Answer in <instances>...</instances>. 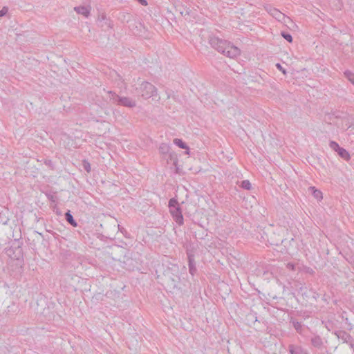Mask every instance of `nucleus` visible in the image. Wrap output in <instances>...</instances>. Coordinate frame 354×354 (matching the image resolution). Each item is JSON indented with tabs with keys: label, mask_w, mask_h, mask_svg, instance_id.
Here are the masks:
<instances>
[{
	"label": "nucleus",
	"mask_w": 354,
	"mask_h": 354,
	"mask_svg": "<svg viewBox=\"0 0 354 354\" xmlns=\"http://www.w3.org/2000/svg\"><path fill=\"white\" fill-rule=\"evenodd\" d=\"M313 191V196L317 200H321L322 198V194L320 191L315 189L314 187L312 188Z\"/></svg>",
	"instance_id": "1a4fd4ad"
},
{
	"label": "nucleus",
	"mask_w": 354,
	"mask_h": 354,
	"mask_svg": "<svg viewBox=\"0 0 354 354\" xmlns=\"http://www.w3.org/2000/svg\"><path fill=\"white\" fill-rule=\"evenodd\" d=\"M169 206L170 210H171V209L176 210V207H179L178 201L174 198H172L169 201Z\"/></svg>",
	"instance_id": "423d86ee"
},
{
	"label": "nucleus",
	"mask_w": 354,
	"mask_h": 354,
	"mask_svg": "<svg viewBox=\"0 0 354 354\" xmlns=\"http://www.w3.org/2000/svg\"><path fill=\"white\" fill-rule=\"evenodd\" d=\"M78 12H80L85 16H87L89 14V10L86 8H79Z\"/></svg>",
	"instance_id": "9b49d317"
},
{
	"label": "nucleus",
	"mask_w": 354,
	"mask_h": 354,
	"mask_svg": "<svg viewBox=\"0 0 354 354\" xmlns=\"http://www.w3.org/2000/svg\"><path fill=\"white\" fill-rule=\"evenodd\" d=\"M346 76L350 82L354 84V74L351 73H346Z\"/></svg>",
	"instance_id": "f8f14e48"
},
{
	"label": "nucleus",
	"mask_w": 354,
	"mask_h": 354,
	"mask_svg": "<svg viewBox=\"0 0 354 354\" xmlns=\"http://www.w3.org/2000/svg\"><path fill=\"white\" fill-rule=\"evenodd\" d=\"M272 15H274V17H277L281 15V13L279 11L274 9V10H273V12H272Z\"/></svg>",
	"instance_id": "4468645a"
},
{
	"label": "nucleus",
	"mask_w": 354,
	"mask_h": 354,
	"mask_svg": "<svg viewBox=\"0 0 354 354\" xmlns=\"http://www.w3.org/2000/svg\"><path fill=\"white\" fill-rule=\"evenodd\" d=\"M170 212L173 215L174 219L178 224L182 225L183 223V217L181 212L179 209V207H176V210H170Z\"/></svg>",
	"instance_id": "f03ea898"
},
{
	"label": "nucleus",
	"mask_w": 354,
	"mask_h": 354,
	"mask_svg": "<svg viewBox=\"0 0 354 354\" xmlns=\"http://www.w3.org/2000/svg\"><path fill=\"white\" fill-rule=\"evenodd\" d=\"M66 216L68 223H70L74 227L77 226L76 222L74 221L72 215L69 212L66 214Z\"/></svg>",
	"instance_id": "0eeeda50"
},
{
	"label": "nucleus",
	"mask_w": 354,
	"mask_h": 354,
	"mask_svg": "<svg viewBox=\"0 0 354 354\" xmlns=\"http://www.w3.org/2000/svg\"><path fill=\"white\" fill-rule=\"evenodd\" d=\"M7 12V10L6 9H3L2 10L0 11V16H3Z\"/></svg>",
	"instance_id": "dca6fc26"
},
{
	"label": "nucleus",
	"mask_w": 354,
	"mask_h": 354,
	"mask_svg": "<svg viewBox=\"0 0 354 354\" xmlns=\"http://www.w3.org/2000/svg\"><path fill=\"white\" fill-rule=\"evenodd\" d=\"M241 186L245 189H250L251 188V184L248 180H243Z\"/></svg>",
	"instance_id": "9d476101"
},
{
	"label": "nucleus",
	"mask_w": 354,
	"mask_h": 354,
	"mask_svg": "<svg viewBox=\"0 0 354 354\" xmlns=\"http://www.w3.org/2000/svg\"><path fill=\"white\" fill-rule=\"evenodd\" d=\"M174 142L178 145L179 147L182 148V149H187V146L183 142L182 140L180 139H175L174 140Z\"/></svg>",
	"instance_id": "6e6552de"
},
{
	"label": "nucleus",
	"mask_w": 354,
	"mask_h": 354,
	"mask_svg": "<svg viewBox=\"0 0 354 354\" xmlns=\"http://www.w3.org/2000/svg\"><path fill=\"white\" fill-rule=\"evenodd\" d=\"M120 102L121 104L127 106H133L135 104V103L127 97L120 99Z\"/></svg>",
	"instance_id": "39448f33"
},
{
	"label": "nucleus",
	"mask_w": 354,
	"mask_h": 354,
	"mask_svg": "<svg viewBox=\"0 0 354 354\" xmlns=\"http://www.w3.org/2000/svg\"><path fill=\"white\" fill-rule=\"evenodd\" d=\"M143 90L145 91V93H143L142 95L145 97H149L156 92L154 86L149 83H146L143 85Z\"/></svg>",
	"instance_id": "7ed1b4c3"
},
{
	"label": "nucleus",
	"mask_w": 354,
	"mask_h": 354,
	"mask_svg": "<svg viewBox=\"0 0 354 354\" xmlns=\"http://www.w3.org/2000/svg\"><path fill=\"white\" fill-rule=\"evenodd\" d=\"M140 2L144 5V6H146L147 5V1L145 0H139Z\"/></svg>",
	"instance_id": "f3484780"
},
{
	"label": "nucleus",
	"mask_w": 354,
	"mask_h": 354,
	"mask_svg": "<svg viewBox=\"0 0 354 354\" xmlns=\"http://www.w3.org/2000/svg\"><path fill=\"white\" fill-rule=\"evenodd\" d=\"M283 37L289 42H291L292 41V36L289 34L287 35H283Z\"/></svg>",
	"instance_id": "ddd939ff"
},
{
	"label": "nucleus",
	"mask_w": 354,
	"mask_h": 354,
	"mask_svg": "<svg viewBox=\"0 0 354 354\" xmlns=\"http://www.w3.org/2000/svg\"><path fill=\"white\" fill-rule=\"evenodd\" d=\"M330 147L338 151L339 155L342 157L345 160L349 159V154L344 149L340 148L338 145L335 142H331Z\"/></svg>",
	"instance_id": "f257e3e1"
},
{
	"label": "nucleus",
	"mask_w": 354,
	"mask_h": 354,
	"mask_svg": "<svg viewBox=\"0 0 354 354\" xmlns=\"http://www.w3.org/2000/svg\"><path fill=\"white\" fill-rule=\"evenodd\" d=\"M227 56L233 57L239 54V50L234 46H228L227 50L225 52Z\"/></svg>",
	"instance_id": "20e7f679"
},
{
	"label": "nucleus",
	"mask_w": 354,
	"mask_h": 354,
	"mask_svg": "<svg viewBox=\"0 0 354 354\" xmlns=\"http://www.w3.org/2000/svg\"><path fill=\"white\" fill-rule=\"evenodd\" d=\"M277 67L280 71H282V73H283V74H286V71H285V70H283V69L282 68L281 66L279 64H277Z\"/></svg>",
	"instance_id": "2eb2a0df"
}]
</instances>
